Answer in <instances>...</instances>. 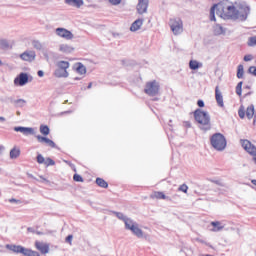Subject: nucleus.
Listing matches in <instances>:
<instances>
[{"label":"nucleus","instance_id":"1","mask_svg":"<svg viewBox=\"0 0 256 256\" xmlns=\"http://www.w3.org/2000/svg\"><path fill=\"white\" fill-rule=\"evenodd\" d=\"M215 11L222 19L244 22L251 14V7L244 2L226 1L214 4L210 9V21H216Z\"/></svg>","mask_w":256,"mask_h":256},{"label":"nucleus","instance_id":"2","mask_svg":"<svg viewBox=\"0 0 256 256\" xmlns=\"http://www.w3.org/2000/svg\"><path fill=\"white\" fill-rule=\"evenodd\" d=\"M194 119L196 123H198V127L201 131H211V116L209 112L196 109L194 111Z\"/></svg>","mask_w":256,"mask_h":256},{"label":"nucleus","instance_id":"3","mask_svg":"<svg viewBox=\"0 0 256 256\" xmlns=\"http://www.w3.org/2000/svg\"><path fill=\"white\" fill-rule=\"evenodd\" d=\"M71 67V64L68 61H58L56 62V69L53 72V76L57 79H67L69 77V69Z\"/></svg>","mask_w":256,"mask_h":256},{"label":"nucleus","instance_id":"4","mask_svg":"<svg viewBox=\"0 0 256 256\" xmlns=\"http://www.w3.org/2000/svg\"><path fill=\"white\" fill-rule=\"evenodd\" d=\"M210 143L216 151H225V148L227 147V139H225V136L221 133H215L212 135Z\"/></svg>","mask_w":256,"mask_h":256},{"label":"nucleus","instance_id":"5","mask_svg":"<svg viewBox=\"0 0 256 256\" xmlns=\"http://www.w3.org/2000/svg\"><path fill=\"white\" fill-rule=\"evenodd\" d=\"M169 26L173 35H181L183 33V20L181 18H171Z\"/></svg>","mask_w":256,"mask_h":256},{"label":"nucleus","instance_id":"6","mask_svg":"<svg viewBox=\"0 0 256 256\" xmlns=\"http://www.w3.org/2000/svg\"><path fill=\"white\" fill-rule=\"evenodd\" d=\"M159 87V82L155 80L150 81L146 83L144 93H146V95H149L150 97H155V95L159 94Z\"/></svg>","mask_w":256,"mask_h":256},{"label":"nucleus","instance_id":"7","mask_svg":"<svg viewBox=\"0 0 256 256\" xmlns=\"http://www.w3.org/2000/svg\"><path fill=\"white\" fill-rule=\"evenodd\" d=\"M241 145L243 149L249 153V155H252L254 158V161L256 163V147L253 145L249 140H241Z\"/></svg>","mask_w":256,"mask_h":256},{"label":"nucleus","instance_id":"8","mask_svg":"<svg viewBox=\"0 0 256 256\" xmlns=\"http://www.w3.org/2000/svg\"><path fill=\"white\" fill-rule=\"evenodd\" d=\"M56 35L58 37H61L62 39H65L66 41H71V39H74L75 35L73 33L65 28H57L56 29Z\"/></svg>","mask_w":256,"mask_h":256},{"label":"nucleus","instance_id":"9","mask_svg":"<svg viewBox=\"0 0 256 256\" xmlns=\"http://www.w3.org/2000/svg\"><path fill=\"white\" fill-rule=\"evenodd\" d=\"M37 57V53L34 50H26L22 54H20V59L22 61H27L28 63H33Z\"/></svg>","mask_w":256,"mask_h":256},{"label":"nucleus","instance_id":"10","mask_svg":"<svg viewBox=\"0 0 256 256\" xmlns=\"http://www.w3.org/2000/svg\"><path fill=\"white\" fill-rule=\"evenodd\" d=\"M27 83H29V75L27 73L22 72L14 79V85L19 87H24Z\"/></svg>","mask_w":256,"mask_h":256},{"label":"nucleus","instance_id":"11","mask_svg":"<svg viewBox=\"0 0 256 256\" xmlns=\"http://www.w3.org/2000/svg\"><path fill=\"white\" fill-rule=\"evenodd\" d=\"M14 131H16V133H22L26 137H29V135H35V128L31 127L16 126L14 127Z\"/></svg>","mask_w":256,"mask_h":256},{"label":"nucleus","instance_id":"12","mask_svg":"<svg viewBox=\"0 0 256 256\" xmlns=\"http://www.w3.org/2000/svg\"><path fill=\"white\" fill-rule=\"evenodd\" d=\"M148 8H149V0H138L136 9L139 15H143V13H147Z\"/></svg>","mask_w":256,"mask_h":256},{"label":"nucleus","instance_id":"13","mask_svg":"<svg viewBox=\"0 0 256 256\" xmlns=\"http://www.w3.org/2000/svg\"><path fill=\"white\" fill-rule=\"evenodd\" d=\"M36 139H37L38 143H44L45 145H48V147H52V149H55V147H56L55 142H53V140H51L47 137H43L41 135H36Z\"/></svg>","mask_w":256,"mask_h":256},{"label":"nucleus","instance_id":"14","mask_svg":"<svg viewBox=\"0 0 256 256\" xmlns=\"http://www.w3.org/2000/svg\"><path fill=\"white\" fill-rule=\"evenodd\" d=\"M35 247L40 251V253H42V255H47V253H49V244L36 241Z\"/></svg>","mask_w":256,"mask_h":256},{"label":"nucleus","instance_id":"15","mask_svg":"<svg viewBox=\"0 0 256 256\" xmlns=\"http://www.w3.org/2000/svg\"><path fill=\"white\" fill-rule=\"evenodd\" d=\"M6 249L12 251V253H22V255L25 253V247L21 245L7 244Z\"/></svg>","mask_w":256,"mask_h":256},{"label":"nucleus","instance_id":"16","mask_svg":"<svg viewBox=\"0 0 256 256\" xmlns=\"http://www.w3.org/2000/svg\"><path fill=\"white\" fill-rule=\"evenodd\" d=\"M64 3L70 7H76L77 9H80L84 5L83 0H64Z\"/></svg>","mask_w":256,"mask_h":256},{"label":"nucleus","instance_id":"17","mask_svg":"<svg viewBox=\"0 0 256 256\" xmlns=\"http://www.w3.org/2000/svg\"><path fill=\"white\" fill-rule=\"evenodd\" d=\"M141 27H143V19H137L130 26V31H132V33H135V31H139Z\"/></svg>","mask_w":256,"mask_h":256},{"label":"nucleus","instance_id":"18","mask_svg":"<svg viewBox=\"0 0 256 256\" xmlns=\"http://www.w3.org/2000/svg\"><path fill=\"white\" fill-rule=\"evenodd\" d=\"M59 51L60 53H73V51H75V48H73L71 45L69 44H60L59 45Z\"/></svg>","mask_w":256,"mask_h":256},{"label":"nucleus","instance_id":"19","mask_svg":"<svg viewBox=\"0 0 256 256\" xmlns=\"http://www.w3.org/2000/svg\"><path fill=\"white\" fill-rule=\"evenodd\" d=\"M215 97L219 107H224L225 104L223 103V94H221V91H219V87H216L215 89Z\"/></svg>","mask_w":256,"mask_h":256},{"label":"nucleus","instance_id":"20","mask_svg":"<svg viewBox=\"0 0 256 256\" xmlns=\"http://www.w3.org/2000/svg\"><path fill=\"white\" fill-rule=\"evenodd\" d=\"M75 69L79 75H85V73H87V67L81 62L75 64Z\"/></svg>","mask_w":256,"mask_h":256},{"label":"nucleus","instance_id":"21","mask_svg":"<svg viewBox=\"0 0 256 256\" xmlns=\"http://www.w3.org/2000/svg\"><path fill=\"white\" fill-rule=\"evenodd\" d=\"M130 231L133 233V235L138 237V239H143V230L139 228V224H136Z\"/></svg>","mask_w":256,"mask_h":256},{"label":"nucleus","instance_id":"22","mask_svg":"<svg viewBox=\"0 0 256 256\" xmlns=\"http://www.w3.org/2000/svg\"><path fill=\"white\" fill-rule=\"evenodd\" d=\"M201 67H203V63L197 60H190L189 68L192 69V71H197V69H201Z\"/></svg>","mask_w":256,"mask_h":256},{"label":"nucleus","instance_id":"23","mask_svg":"<svg viewBox=\"0 0 256 256\" xmlns=\"http://www.w3.org/2000/svg\"><path fill=\"white\" fill-rule=\"evenodd\" d=\"M124 225H125V229H127L128 231H131L137 225V222L133 221V219L131 218H127L124 221Z\"/></svg>","mask_w":256,"mask_h":256},{"label":"nucleus","instance_id":"24","mask_svg":"<svg viewBox=\"0 0 256 256\" xmlns=\"http://www.w3.org/2000/svg\"><path fill=\"white\" fill-rule=\"evenodd\" d=\"M225 33H227V29H225L223 26H221L220 24H216L214 26V34L215 35H225Z\"/></svg>","mask_w":256,"mask_h":256},{"label":"nucleus","instance_id":"25","mask_svg":"<svg viewBox=\"0 0 256 256\" xmlns=\"http://www.w3.org/2000/svg\"><path fill=\"white\" fill-rule=\"evenodd\" d=\"M12 105H14V107H19V108H23L25 105H27V101L25 99H12L11 100Z\"/></svg>","mask_w":256,"mask_h":256},{"label":"nucleus","instance_id":"26","mask_svg":"<svg viewBox=\"0 0 256 256\" xmlns=\"http://www.w3.org/2000/svg\"><path fill=\"white\" fill-rule=\"evenodd\" d=\"M211 225H212V227H214V228L212 229V231H213L214 233H217V232H219V231H223V229H224V227H225V226H223V225L221 224V222H219V221L211 222Z\"/></svg>","mask_w":256,"mask_h":256},{"label":"nucleus","instance_id":"27","mask_svg":"<svg viewBox=\"0 0 256 256\" xmlns=\"http://www.w3.org/2000/svg\"><path fill=\"white\" fill-rule=\"evenodd\" d=\"M21 155V149L14 147L10 150V159H17Z\"/></svg>","mask_w":256,"mask_h":256},{"label":"nucleus","instance_id":"28","mask_svg":"<svg viewBox=\"0 0 256 256\" xmlns=\"http://www.w3.org/2000/svg\"><path fill=\"white\" fill-rule=\"evenodd\" d=\"M253 115H255V106L250 105V106L247 107L246 117L248 119H253Z\"/></svg>","mask_w":256,"mask_h":256},{"label":"nucleus","instance_id":"29","mask_svg":"<svg viewBox=\"0 0 256 256\" xmlns=\"http://www.w3.org/2000/svg\"><path fill=\"white\" fill-rule=\"evenodd\" d=\"M96 185L98 187H102V189H107L109 187V184L107 183V181L103 180L102 178L96 179Z\"/></svg>","mask_w":256,"mask_h":256},{"label":"nucleus","instance_id":"30","mask_svg":"<svg viewBox=\"0 0 256 256\" xmlns=\"http://www.w3.org/2000/svg\"><path fill=\"white\" fill-rule=\"evenodd\" d=\"M24 256H41L39 252L24 248Z\"/></svg>","mask_w":256,"mask_h":256},{"label":"nucleus","instance_id":"31","mask_svg":"<svg viewBox=\"0 0 256 256\" xmlns=\"http://www.w3.org/2000/svg\"><path fill=\"white\" fill-rule=\"evenodd\" d=\"M151 198H152V199H168V198L165 196V193H163V192H154V193L151 195Z\"/></svg>","mask_w":256,"mask_h":256},{"label":"nucleus","instance_id":"32","mask_svg":"<svg viewBox=\"0 0 256 256\" xmlns=\"http://www.w3.org/2000/svg\"><path fill=\"white\" fill-rule=\"evenodd\" d=\"M32 46L34 49H37V51H41V49H43V44L39 40H33Z\"/></svg>","mask_w":256,"mask_h":256},{"label":"nucleus","instance_id":"33","mask_svg":"<svg viewBox=\"0 0 256 256\" xmlns=\"http://www.w3.org/2000/svg\"><path fill=\"white\" fill-rule=\"evenodd\" d=\"M245 73V70L243 68V64L238 65V69H237V78L238 79H243V75Z\"/></svg>","mask_w":256,"mask_h":256},{"label":"nucleus","instance_id":"34","mask_svg":"<svg viewBox=\"0 0 256 256\" xmlns=\"http://www.w3.org/2000/svg\"><path fill=\"white\" fill-rule=\"evenodd\" d=\"M40 133H41L42 135H49V133H50L49 126H47V125H41V126H40Z\"/></svg>","mask_w":256,"mask_h":256},{"label":"nucleus","instance_id":"35","mask_svg":"<svg viewBox=\"0 0 256 256\" xmlns=\"http://www.w3.org/2000/svg\"><path fill=\"white\" fill-rule=\"evenodd\" d=\"M243 93V82H239L236 86V94H238L239 97H241Z\"/></svg>","mask_w":256,"mask_h":256},{"label":"nucleus","instance_id":"36","mask_svg":"<svg viewBox=\"0 0 256 256\" xmlns=\"http://www.w3.org/2000/svg\"><path fill=\"white\" fill-rule=\"evenodd\" d=\"M113 214L120 219V221H123L125 223V220L127 219V216H125L123 213L121 212H113Z\"/></svg>","mask_w":256,"mask_h":256},{"label":"nucleus","instance_id":"37","mask_svg":"<svg viewBox=\"0 0 256 256\" xmlns=\"http://www.w3.org/2000/svg\"><path fill=\"white\" fill-rule=\"evenodd\" d=\"M44 165H46V167H51V166L55 165V160H53L51 158H46Z\"/></svg>","mask_w":256,"mask_h":256},{"label":"nucleus","instance_id":"38","mask_svg":"<svg viewBox=\"0 0 256 256\" xmlns=\"http://www.w3.org/2000/svg\"><path fill=\"white\" fill-rule=\"evenodd\" d=\"M255 45H256V36L250 37L249 41H248V46L249 47H255Z\"/></svg>","mask_w":256,"mask_h":256},{"label":"nucleus","instance_id":"39","mask_svg":"<svg viewBox=\"0 0 256 256\" xmlns=\"http://www.w3.org/2000/svg\"><path fill=\"white\" fill-rule=\"evenodd\" d=\"M45 157H43V155H41V154H38L37 155V163H39V165H43V164H45Z\"/></svg>","mask_w":256,"mask_h":256},{"label":"nucleus","instance_id":"40","mask_svg":"<svg viewBox=\"0 0 256 256\" xmlns=\"http://www.w3.org/2000/svg\"><path fill=\"white\" fill-rule=\"evenodd\" d=\"M73 179L77 183H83V177L81 175H79V174H74Z\"/></svg>","mask_w":256,"mask_h":256},{"label":"nucleus","instance_id":"41","mask_svg":"<svg viewBox=\"0 0 256 256\" xmlns=\"http://www.w3.org/2000/svg\"><path fill=\"white\" fill-rule=\"evenodd\" d=\"M189 187L186 184H182L179 186L178 191H182V193H187Z\"/></svg>","mask_w":256,"mask_h":256},{"label":"nucleus","instance_id":"42","mask_svg":"<svg viewBox=\"0 0 256 256\" xmlns=\"http://www.w3.org/2000/svg\"><path fill=\"white\" fill-rule=\"evenodd\" d=\"M0 45H1V47H3V49H8L9 42L7 40H1Z\"/></svg>","mask_w":256,"mask_h":256},{"label":"nucleus","instance_id":"43","mask_svg":"<svg viewBox=\"0 0 256 256\" xmlns=\"http://www.w3.org/2000/svg\"><path fill=\"white\" fill-rule=\"evenodd\" d=\"M238 115H239L240 119H245V109L240 108L238 110Z\"/></svg>","mask_w":256,"mask_h":256},{"label":"nucleus","instance_id":"44","mask_svg":"<svg viewBox=\"0 0 256 256\" xmlns=\"http://www.w3.org/2000/svg\"><path fill=\"white\" fill-rule=\"evenodd\" d=\"M66 243H69V245H73V235H68L65 239Z\"/></svg>","mask_w":256,"mask_h":256},{"label":"nucleus","instance_id":"45","mask_svg":"<svg viewBox=\"0 0 256 256\" xmlns=\"http://www.w3.org/2000/svg\"><path fill=\"white\" fill-rule=\"evenodd\" d=\"M249 73L251 75H254V77H256V67L255 66H251L249 69H248Z\"/></svg>","mask_w":256,"mask_h":256},{"label":"nucleus","instance_id":"46","mask_svg":"<svg viewBox=\"0 0 256 256\" xmlns=\"http://www.w3.org/2000/svg\"><path fill=\"white\" fill-rule=\"evenodd\" d=\"M244 61L248 62V61H253V55L248 54L244 56Z\"/></svg>","mask_w":256,"mask_h":256},{"label":"nucleus","instance_id":"47","mask_svg":"<svg viewBox=\"0 0 256 256\" xmlns=\"http://www.w3.org/2000/svg\"><path fill=\"white\" fill-rule=\"evenodd\" d=\"M109 2H110L112 5H119V3H121V0H109Z\"/></svg>","mask_w":256,"mask_h":256},{"label":"nucleus","instance_id":"48","mask_svg":"<svg viewBox=\"0 0 256 256\" xmlns=\"http://www.w3.org/2000/svg\"><path fill=\"white\" fill-rule=\"evenodd\" d=\"M197 105L198 107H205V102H203V100H198Z\"/></svg>","mask_w":256,"mask_h":256},{"label":"nucleus","instance_id":"49","mask_svg":"<svg viewBox=\"0 0 256 256\" xmlns=\"http://www.w3.org/2000/svg\"><path fill=\"white\" fill-rule=\"evenodd\" d=\"M37 75H38V77H44L45 76V72H43V70H39L37 72Z\"/></svg>","mask_w":256,"mask_h":256},{"label":"nucleus","instance_id":"50","mask_svg":"<svg viewBox=\"0 0 256 256\" xmlns=\"http://www.w3.org/2000/svg\"><path fill=\"white\" fill-rule=\"evenodd\" d=\"M184 127H187L188 129L191 128V122L189 121L184 122Z\"/></svg>","mask_w":256,"mask_h":256},{"label":"nucleus","instance_id":"51","mask_svg":"<svg viewBox=\"0 0 256 256\" xmlns=\"http://www.w3.org/2000/svg\"><path fill=\"white\" fill-rule=\"evenodd\" d=\"M5 151V146L0 145V155Z\"/></svg>","mask_w":256,"mask_h":256},{"label":"nucleus","instance_id":"52","mask_svg":"<svg viewBox=\"0 0 256 256\" xmlns=\"http://www.w3.org/2000/svg\"><path fill=\"white\" fill-rule=\"evenodd\" d=\"M9 202L10 203H19V200L12 198L9 200Z\"/></svg>","mask_w":256,"mask_h":256},{"label":"nucleus","instance_id":"53","mask_svg":"<svg viewBox=\"0 0 256 256\" xmlns=\"http://www.w3.org/2000/svg\"><path fill=\"white\" fill-rule=\"evenodd\" d=\"M0 121H2V123L5 122L6 121L5 117L0 116Z\"/></svg>","mask_w":256,"mask_h":256},{"label":"nucleus","instance_id":"54","mask_svg":"<svg viewBox=\"0 0 256 256\" xmlns=\"http://www.w3.org/2000/svg\"><path fill=\"white\" fill-rule=\"evenodd\" d=\"M92 87H93V83L90 82V83L88 84V89H91Z\"/></svg>","mask_w":256,"mask_h":256},{"label":"nucleus","instance_id":"55","mask_svg":"<svg viewBox=\"0 0 256 256\" xmlns=\"http://www.w3.org/2000/svg\"><path fill=\"white\" fill-rule=\"evenodd\" d=\"M251 183H252V185H255V187H256V180L255 179L251 180Z\"/></svg>","mask_w":256,"mask_h":256},{"label":"nucleus","instance_id":"56","mask_svg":"<svg viewBox=\"0 0 256 256\" xmlns=\"http://www.w3.org/2000/svg\"><path fill=\"white\" fill-rule=\"evenodd\" d=\"M40 179H42L43 181H47V179H45L43 176H40Z\"/></svg>","mask_w":256,"mask_h":256},{"label":"nucleus","instance_id":"57","mask_svg":"<svg viewBox=\"0 0 256 256\" xmlns=\"http://www.w3.org/2000/svg\"><path fill=\"white\" fill-rule=\"evenodd\" d=\"M16 115H21V112H20V111H17V112H16Z\"/></svg>","mask_w":256,"mask_h":256},{"label":"nucleus","instance_id":"58","mask_svg":"<svg viewBox=\"0 0 256 256\" xmlns=\"http://www.w3.org/2000/svg\"><path fill=\"white\" fill-rule=\"evenodd\" d=\"M37 233V235H43V233L42 232H36Z\"/></svg>","mask_w":256,"mask_h":256},{"label":"nucleus","instance_id":"59","mask_svg":"<svg viewBox=\"0 0 256 256\" xmlns=\"http://www.w3.org/2000/svg\"><path fill=\"white\" fill-rule=\"evenodd\" d=\"M1 65H3V62L0 60V67H1Z\"/></svg>","mask_w":256,"mask_h":256},{"label":"nucleus","instance_id":"60","mask_svg":"<svg viewBox=\"0 0 256 256\" xmlns=\"http://www.w3.org/2000/svg\"><path fill=\"white\" fill-rule=\"evenodd\" d=\"M64 113H71V111H67V112H64Z\"/></svg>","mask_w":256,"mask_h":256},{"label":"nucleus","instance_id":"61","mask_svg":"<svg viewBox=\"0 0 256 256\" xmlns=\"http://www.w3.org/2000/svg\"><path fill=\"white\" fill-rule=\"evenodd\" d=\"M75 79H76V81L79 80V78H75Z\"/></svg>","mask_w":256,"mask_h":256},{"label":"nucleus","instance_id":"62","mask_svg":"<svg viewBox=\"0 0 256 256\" xmlns=\"http://www.w3.org/2000/svg\"><path fill=\"white\" fill-rule=\"evenodd\" d=\"M0 247H3V245H0Z\"/></svg>","mask_w":256,"mask_h":256}]
</instances>
